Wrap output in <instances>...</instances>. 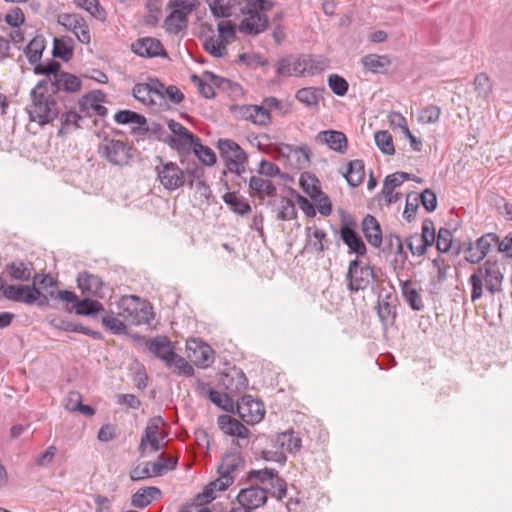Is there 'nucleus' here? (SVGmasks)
I'll return each mask as SVG.
<instances>
[{"instance_id": "obj_43", "label": "nucleus", "mask_w": 512, "mask_h": 512, "mask_svg": "<svg viewBox=\"0 0 512 512\" xmlns=\"http://www.w3.org/2000/svg\"><path fill=\"white\" fill-rule=\"evenodd\" d=\"M202 392L208 395L212 403L225 411H229L233 406L232 399L226 393L216 391L207 384H202Z\"/></svg>"}, {"instance_id": "obj_33", "label": "nucleus", "mask_w": 512, "mask_h": 512, "mask_svg": "<svg viewBox=\"0 0 512 512\" xmlns=\"http://www.w3.org/2000/svg\"><path fill=\"white\" fill-rule=\"evenodd\" d=\"M364 167V162L359 159L348 162L347 170L343 173V176L350 186L357 187L362 183L365 176Z\"/></svg>"}, {"instance_id": "obj_56", "label": "nucleus", "mask_w": 512, "mask_h": 512, "mask_svg": "<svg viewBox=\"0 0 512 512\" xmlns=\"http://www.w3.org/2000/svg\"><path fill=\"white\" fill-rule=\"evenodd\" d=\"M191 82L197 87L199 93L205 98H213L215 96V91L211 82L208 83L206 78L203 76L200 77L196 74L191 75Z\"/></svg>"}, {"instance_id": "obj_19", "label": "nucleus", "mask_w": 512, "mask_h": 512, "mask_svg": "<svg viewBox=\"0 0 512 512\" xmlns=\"http://www.w3.org/2000/svg\"><path fill=\"white\" fill-rule=\"evenodd\" d=\"M148 350L171 368V358L175 356L172 342L166 336H157L146 343Z\"/></svg>"}, {"instance_id": "obj_55", "label": "nucleus", "mask_w": 512, "mask_h": 512, "mask_svg": "<svg viewBox=\"0 0 512 512\" xmlns=\"http://www.w3.org/2000/svg\"><path fill=\"white\" fill-rule=\"evenodd\" d=\"M436 248L441 253H447L452 247V233L449 229L440 228L435 236Z\"/></svg>"}, {"instance_id": "obj_25", "label": "nucleus", "mask_w": 512, "mask_h": 512, "mask_svg": "<svg viewBox=\"0 0 512 512\" xmlns=\"http://www.w3.org/2000/svg\"><path fill=\"white\" fill-rule=\"evenodd\" d=\"M361 226L367 242L371 246L379 248L382 244L383 236L378 220L374 216L367 214L363 218Z\"/></svg>"}, {"instance_id": "obj_53", "label": "nucleus", "mask_w": 512, "mask_h": 512, "mask_svg": "<svg viewBox=\"0 0 512 512\" xmlns=\"http://www.w3.org/2000/svg\"><path fill=\"white\" fill-rule=\"evenodd\" d=\"M193 152L206 166H212L216 163V155L213 150L208 146L202 145L200 141L193 148Z\"/></svg>"}, {"instance_id": "obj_62", "label": "nucleus", "mask_w": 512, "mask_h": 512, "mask_svg": "<svg viewBox=\"0 0 512 512\" xmlns=\"http://www.w3.org/2000/svg\"><path fill=\"white\" fill-rule=\"evenodd\" d=\"M377 313L384 325L393 324L396 315L395 306H392L388 302H379Z\"/></svg>"}, {"instance_id": "obj_10", "label": "nucleus", "mask_w": 512, "mask_h": 512, "mask_svg": "<svg viewBox=\"0 0 512 512\" xmlns=\"http://www.w3.org/2000/svg\"><path fill=\"white\" fill-rule=\"evenodd\" d=\"M0 291L5 298L25 304H33L40 297V290L34 285H6L0 275Z\"/></svg>"}, {"instance_id": "obj_17", "label": "nucleus", "mask_w": 512, "mask_h": 512, "mask_svg": "<svg viewBox=\"0 0 512 512\" xmlns=\"http://www.w3.org/2000/svg\"><path fill=\"white\" fill-rule=\"evenodd\" d=\"M271 447L278 448L290 454H296L302 447L301 438L294 431L289 430L269 437Z\"/></svg>"}, {"instance_id": "obj_8", "label": "nucleus", "mask_w": 512, "mask_h": 512, "mask_svg": "<svg viewBox=\"0 0 512 512\" xmlns=\"http://www.w3.org/2000/svg\"><path fill=\"white\" fill-rule=\"evenodd\" d=\"M133 96L144 104L162 106L165 103L164 84L158 79H149L147 83H138L133 88Z\"/></svg>"}, {"instance_id": "obj_49", "label": "nucleus", "mask_w": 512, "mask_h": 512, "mask_svg": "<svg viewBox=\"0 0 512 512\" xmlns=\"http://www.w3.org/2000/svg\"><path fill=\"white\" fill-rule=\"evenodd\" d=\"M241 464L239 455L231 453L222 458L221 463L218 465V473L228 476H235L234 473Z\"/></svg>"}, {"instance_id": "obj_54", "label": "nucleus", "mask_w": 512, "mask_h": 512, "mask_svg": "<svg viewBox=\"0 0 512 512\" xmlns=\"http://www.w3.org/2000/svg\"><path fill=\"white\" fill-rule=\"evenodd\" d=\"M174 368L173 372L181 376H192L194 368L190 365L185 358L175 353V356L171 358V368Z\"/></svg>"}, {"instance_id": "obj_50", "label": "nucleus", "mask_w": 512, "mask_h": 512, "mask_svg": "<svg viewBox=\"0 0 512 512\" xmlns=\"http://www.w3.org/2000/svg\"><path fill=\"white\" fill-rule=\"evenodd\" d=\"M374 140L379 150L386 155H393L395 148L391 134L386 130L377 131Z\"/></svg>"}, {"instance_id": "obj_22", "label": "nucleus", "mask_w": 512, "mask_h": 512, "mask_svg": "<svg viewBox=\"0 0 512 512\" xmlns=\"http://www.w3.org/2000/svg\"><path fill=\"white\" fill-rule=\"evenodd\" d=\"M105 94L101 91H92L79 99L78 105L81 112L89 113L92 110L100 117H105L108 109L102 105Z\"/></svg>"}, {"instance_id": "obj_36", "label": "nucleus", "mask_w": 512, "mask_h": 512, "mask_svg": "<svg viewBox=\"0 0 512 512\" xmlns=\"http://www.w3.org/2000/svg\"><path fill=\"white\" fill-rule=\"evenodd\" d=\"M366 70L372 73H384L390 66L391 61L386 55L368 54L361 59Z\"/></svg>"}, {"instance_id": "obj_2", "label": "nucleus", "mask_w": 512, "mask_h": 512, "mask_svg": "<svg viewBox=\"0 0 512 512\" xmlns=\"http://www.w3.org/2000/svg\"><path fill=\"white\" fill-rule=\"evenodd\" d=\"M504 276L497 262L487 260L482 266H479L469 277L468 282L471 285V300L476 302L483 296V283L487 291L494 295L502 291V282Z\"/></svg>"}, {"instance_id": "obj_61", "label": "nucleus", "mask_w": 512, "mask_h": 512, "mask_svg": "<svg viewBox=\"0 0 512 512\" xmlns=\"http://www.w3.org/2000/svg\"><path fill=\"white\" fill-rule=\"evenodd\" d=\"M475 90L480 97L486 98L492 91V83L485 73H480L474 80Z\"/></svg>"}, {"instance_id": "obj_52", "label": "nucleus", "mask_w": 512, "mask_h": 512, "mask_svg": "<svg viewBox=\"0 0 512 512\" xmlns=\"http://www.w3.org/2000/svg\"><path fill=\"white\" fill-rule=\"evenodd\" d=\"M296 216L297 210L294 202L287 197H281L277 219L282 221H289L296 218Z\"/></svg>"}, {"instance_id": "obj_12", "label": "nucleus", "mask_w": 512, "mask_h": 512, "mask_svg": "<svg viewBox=\"0 0 512 512\" xmlns=\"http://www.w3.org/2000/svg\"><path fill=\"white\" fill-rule=\"evenodd\" d=\"M57 22L66 30L71 31L83 44H89L91 41L89 26L79 14L61 13L57 17Z\"/></svg>"}, {"instance_id": "obj_5", "label": "nucleus", "mask_w": 512, "mask_h": 512, "mask_svg": "<svg viewBox=\"0 0 512 512\" xmlns=\"http://www.w3.org/2000/svg\"><path fill=\"white\" fill-rule=\"evenodd\" d=\"M99 153L111 165L124 167L130 165L136 149L124 141L105 138L99 146Z\"/></svg>"}, {"instance_id": "obj_39", "label": "nucleus", "mask_w": 512, "mask_h": 512, "mask_svg": "<svg viewBox=\"0 0 512 512\" xmlns=\"http://www.w3.org/2000/svg\"><path fill=\"white\" fill-rule=\"evenodd\" d=\"M435 242V235L429 237H419V234L411 235L406 239L408 249L413 255L422 256L426 253L427 248Z\"/></svg>"}, {"instance_id": "obj_58", "label": "nucleus", "mask_w": 512, "mask_h": 512, "mask_svg": "<svg viewBox=\"0 0 512 512\" xmlns=\"http://www.w3.org/2000/svg\"><path fill=\"white\" fill-rule=\"evenodd\" d=\"M102 324L114 334L121 335L127 332L124 322L114 317L112 313L102 317Z\"/></svg>"}, {"instance_id": "obj_44", "label": "nucleus", "mask_w": 512, "mask_h": 512, "mask_svg": "<svg viewBox=\"0 0 512 512\" xmlns=\"http://www.w3.org/2000/svg\"><path fill=\"white\" fill-rule=\"evenodd\" d=\"M45 49L44 39L40 37H35L32 39L25 48V55L28 59V62L31 65L36 66L41 59L42 53Z\"/></svg>"}, {"instance_id": "obj_27", "label": "nucleus", "mask_w": 512, "mask_h": 512, "mask_svg": "<svg viewBox=\"0 0 512 512\" xmlns=\"http://www.w3.org/2000/svg\"><path fill=\"white\" fill-rule=\"evenodd\" d=\"M34 265L31 262H24L22 260H14L5 266L4 272L7 273L12 279L18 281H29L32 278Z\"/></svg>"}, {"instance_id": "obj_47", "label": "nucleus", "mask_w": 512, "mask_h": 512, "mask_svg": "<svg viewBox=\"0 0 512 512\" xmlns=\"http://www.w3.org/2000/svg\"><path fill=\"white\" fill-rule=\"evenodd\" d=\"M72 38H54L53 56L68 61L73 55Z\"/></svg>"}, {"instance_id": "obj_57", "label": "nucleus", "mask_w": 512, "mask_h": 512, "mask_svg": "<svg viewBox=\"0 0 512 512\" xmlns=\"http://www.w3.org/2000/svg\"><path fill=\"white\" fill-rule=\"evenodd\" d=\"M60 328H62L65 331L69 332H76L81 333L87 336H90L94 339H99L101 337V334L97 331L91 330L88 327H85L81 324H77L71 321H61Z\"/></svg>"}, {"instance_id": "obj_1", "label": "nucleus", "mask_w": 512, "mask_h": 512, "mask_svg": "<svg viewBox=\"0 0 512 512\" xmlns=\"http://www.w3.org/2000/svg\"><path fill=\"white\" fill-rule=\"evenodd\" d=\"M31 104L27 108L32 122L45 126L52 123L60 114L59 96L50 92L42 83H37L30 91Z\"/></svg>"}, {"instance_id": "obj_6", "label": "nucleus", "mask_w": 512, "mask_h": 512, "mask_svg": "<svg viewBox=\"0 0 512 512\" xmlns=\"http://www.w3.org/2000/svg\"><path fill=\"white\" fill-rule=\"evenodd\" d=\"M217 147L227 169L237 176H241V174L245 172L244 164L247 161L245 151L236 142L230 139H219Z\"/></svg>"}, {"instance_id": "obj_32", "label": "nucleus", "mask_w": 512, "mask_h": 512, "mask_svg": "<svg viewBox=\"0 0 512 512\" xmlns=\"http://www.w3.org/2000/svg\"><path fill=\"white\" fill-rule=\"evenodd\" d=\"M401 292L407 303L415 311L423 309V301L418 290L413 286L410 279H400Z\"/></svg>"}, {"instance_id": "obj_37", "label": "nucleus", "mask_w": 512, "mask_h": 512, "mask_svg": "<svg viewBox=\"0 0 512 512\" xmlns=\"http://www.w3.org/2000/svg\"><path fill=\"white\" fill-rule=\"evenodd\" d=\"M222 200L234 213L238 215H245L251 211V206L247 199L243 196L237 195L236 192H226L222 196Z\"/></svg>"}, {"instance_id": "obj_4", "label": "nucleus", "mask_w": 512, "mask_h": 512, "mask_svg": "<svg viewBox=\"0 0 512 512\" xmlns=\"http://www.w3.org/2000/svg\"><path fill=\"white\" fill-rule=\"evenodd\" d=\"M117 306L119 316L132 325L149 323L151 319V307L137 296H122Z\"/></svg>"}, {"instance_id": "obj_45", "label": "nucleus", "mask_w": 512, "mask_h": 512, "mask_svg": "<svg viewBox=\"0 0 512 512\" xmlns=\"http://www.w3.org/2000/svg\"><path fill=\"white\" fill-rule=\"evenodd\" d=\"M82 119V116L75 111H67L63 113L60 117L61 127L57 132L59 137L67 134L71 130L78 129L80 127L79 121Z\"/></svg>"}, {"instance_id": "obj_30", "label": "nucleus", "mask_w": 512, "mask_h": 512, "mask_svg": "<svg viewBox=\"0 0 512 512\" xmlns=\"http://www.w3.org/2000/svg\"><path fill=\"white\" fill-rule=\"evenodd\" d=\"M188 358L197 366L205 365L211 358V349L208 345L201 344L196 340L187 342Z\"/></svg>"}, {"instance_id": "obj_14", "label": "nucleus", "mask_w": 512, "mask_h": 512, "mask_svg": "<svg viewBox=\"0 0 512 512\" xmlns=\"http://www.w3.org/2000/svg\"><path fill=\"white\" fill-rule=\"evenodd\" d=\"M498 243V236L495 233H486L472 243L465 250V259L473 264L479 263L489 253L491 247Z\"/></svg>"}, {"instance_id": "obj_20", "label": "nucleus", "mask_w": 512, "mask_h": 512, "mask_svg": "<svg viewBox=\"0 0 512 512\" xmlns=\"http://www.w3.org/2000/svg\"><path fill=\"white\" fill-rule=\"evenodd\" d=\"M77 285L84 295L99 298L104 296L102 279L90 272L84 271L79 273L77 276Z\"/></svg>"}, {"instance_id": "obj_64", "label": "nucleus", "mask_w": 512, "mask_h": 512, "mask_svg": "<svg viewBox=\"0 0 512 512\" xmlns=\"http://www.w3.org/2000/svg\"><path fill=\"white\" fill-rule=\"evenodd\" d=\"M419 198L427 212L431 213L437 208V196L432 189H424Z\"/></svg>"}, {"instance_id": "obj_38", "label": "nucleus", "mask_w": 512, "mask_h": 512, "mask_svg": "<svg viewBox=\"0 0 512 512\" xmlns=\"http://www.w3.org/2000/svg\"><path fill=\"white\" fill-rule=\"evenodd\" d=\"M161 496V490L157 487H145L137 490L132 495V505L143 508L148 506L154 499Z\"/></svg>"}, {"instance_id": "obj_13", "label": "nucleus", "mask_w": 512, "mask_h": 512, "mask_svg": "<svg viewBox=\"0 0 512 512\" xmlns=\"http://www.w3.org/2000/svg\"><path fill=\"white\" fill-rule=\"evenodd\" d=\"M236 409L239 417L248 424L260 422L265 414L263 403L251 395H244L237 402Z\"/></svg>"}, {"instance_id": "obj_60", "label": "nucleus", "mask_w": 512, "mask_h": 512, "mask_svg": "<svg viewBox=\"0 0 512 512\" xmlns=\"http://www.w3.org/2000/svg\"><path fill=\"white\" fill-rule=\"evenodd\" d=\"M328 85L332 92L337 96H344L348 91V82L337 74H332L328 78Z\"/></svg>"}, {"instance_id": "obj_31", "label": "nucleus", "mask_w": 512, "mask_h": 512, "mask_svg": "<svg viewBox=\"0 0 512 512\" xmlns=\"http://www.w3.org/2000/svg\"><path fill=\"white\" fill-rule=\"evenodd\" d=\"M61 64L56 60H49L46 63H38L34 67V73L37 75H44L45 77L38 83H42L43 87H47L49 82H53L61 73Z\"/></svg>"}, {"instance_id": "obj_26", "label": "nucleus", "mask_w": 512, "mask_h": 512, "mask_svg": "<svg viewBox=\"0 0 512 512\" xmlns=\"http://www.w3.org/2000/svg\"><path fill=\"white\" fill-rule=\"evenodd\" d=\"M246 0H208L212 15L216 18H228L235 10L241 9Z\"/></svg>"}, {"instance_id": "obj_42", "label": "nucleus", "mask_w": 512, "mask_h": 512, "mask_svg": "<svg viewBox=\"0 0 512 512\" xmlns=\"http://www.w3.org/2000/svg\"><path fill=\"white\" fill-rule=\"evenodd\" d=\"M406 180H414V176L406 172H395L387 175L383 181L381 194H390Z\"/></svg>"}, {"instance_id": "obj_16", "label": "nucleus", "mask_w": 512, "mask_h": 512, "mask_svg": "<svg viewBox=\"0 0 512 512\" xmlns=\"http://www.w3.org/2000/svg\"><path fill=\"white\" fill-rule=\"evenodd\" d=\"M131 50L138 56L144 58L168 57V53L160 40L153 37L137 39L131 44Z\"/></svg>"}, {"instance_id": "obj_28", "label": "nucleus", "mask_w": 512, "mask_h": 512, "mask_svg": "<svg viewBox=\"0 0 512 512\" xmlns=\"http://www.w3.org/2000/svg\"><path fill=\"white\" fill-rule=\"evenodd\" d=\"M219 426L221 430L230 436H237L241 439H246L248 437L249 430L246 426H244L240 421L236 418H233L229 415H224L219 417Z\"/></svg>"}, {"instance_id": "obj_29", "label": "nucleus", "mask_w": 512, "mask_h": 512, "mask_svg": "<svg viewBox=\"0 0 512 512\" xmlns=\"http://www.w3.org/2000/svg\"><path fill=\"white\" fill-rule=\"evenodd\" d=\"M250 194H256L260 199L274 197L277 193L276 186L272 181L257 176H251L249 179Z\"/></svg>"}, {"instance_id": "obj_3", "label": "nucleus", "mask_w": 512, "mask_h": 512, "mask_svg": "<svg viewBox=\"0 0 512 512\" xmlns=\"http://www.w3.org/2000/svg\"><path fill=\"white\" fill-rule=\"evenodd\" d=\"M272 8L268 0H252L242 8L244 18L239 25V31L247 35H258L264 32L268 26V18L264 14Z\"/></svg>"}, {"instance_id": "obj_51", "label": "nucleus", "mask_w": 512, "mask_h": 512, "mask_svg": "<svg viewBox=\"0 0 512 512\" xmlns=\"http://www.w3.org/2000/svg\"><path fill=\"white\" fill-rule=\"evenodd\" d=\"M226 44V39L209 37L204 41L203 47L210 55L214 57H222L226 53Z\"/></svg>"}, {"instance_id": "obj_63", "label": "nucleus", "mask_w": 512, "mask_h": 512, "mask_svg": "<svg viewBox=\"0 0 512 512\" xmlns=\"http://www.w3.org/2000/svg\"><path fill=\"white\" fill-rule=\"evenodd\" d=\"M441 110L438 106L430 105L421 110L418 120L424 124H431L438 121Z\"/></svg>"}, {"instance_id": "obj_35", "label": "nucleus", "mask_w": 512, "mask_h": 512, "mask_svg": "<svg viewBox=\"0 0 512 512\" xmlns=\"http://www.w3.org/2000/svg\"><path fill=\"white\" fill-rule=\"evenodd\" d=\"M199 140L200 139L196 135L186 129L180 136L172 137L169 135L164 141L174 149L189 151L191 148L195 147Z\"/></svg>"}, {"instance_id": "obj_59", "label": "nucleus", "mask_w": 512, "mask_h": 512, "mask_svg": "<svg viewBox=\"0 0 512 512\" xmlns=\"http://www.w3.org/2000/svg\"><path fill=\"white\" fill-rule=\"evenodd\" d=\"M269 492L273 497L281 500L286 496L287 493V484L284 479L278 476V473L273 477V479L268 483Z\"/></svg>"}, {"instance_id": "obj_46", "label": "nucleus", "mask_w": 512, "mask_h": 512, "mask_svg": "<svg viewBox=\"0 0 512 512\" xmlns=\"http://www.w3.org/2000/svg\"><path fill=\"white\" fill-rule=\"evenodd\" d=\"M303 70L307 75H315L322 72L328 66V61L322 56L314 57L311 55L303 56Z\"/></svg>"}, {"instance_id": "obj_34", "label": "nucleus", "mask_w": 512, "mask_h": 512, "mask_svg": "<svg viewBox=\"0 0 512 512\" xmlns=\"http://www.w3.org/2000/svg\"><path fill=\"white\" fill-rule=\"evenodd\" d=\"M324 88L305 87L299 89L295 98L309 108L317 107L319 100L323 98Z\"/></svg>"}, {"instance_id": "obj_18", "label": "nucleus", "mask_w": 512, "mask_h": 512, "mask_svg": "<svg viewBox=\"0 0 512 512\" xmlns=\"http://www.w3.org/2000/svg\"><path fill=\"white\" fill-rule=\"evenodd\" d=\"M47 89L54 95L58 96L59 92L74 93L80 91L82 82L79 77L74 74L62 71L53 82H49Z\"/></svg>"}, {"instance_id": "obj_7", "label": "nucleus", "mask_w": 512, "mask_h": 512, "mask_svg": "<svg viewBox=\"0 0 512 512\" xmlns=\"http://www.w3.org/2000/svg\"><path fill=\"white\" fill-rule=\"evenodd\" d=\"M159 165L155 167L157 179L161 185L170 191L176 190L185 184V172L174 162H165L157 157Z\"/></svg>"}, {"instance_id": "obj_11", "label": "nucleus", "mask_w": 512, "mask_h": 512, "mask_svg": "<svg viewBox=\"0 0 512 512\" xmlns=\"http://www.w3.org/2000/svg\"><path fill=\"white\" fill-rule=\"evenodd\" d=\"M347 279L349 280L348 288L351 291H359L366 289L370 280L374 276L373 269L369 266H361V261L354 259L350 261L347 271Z\"/></svg>"}, {"instance_id": "obj_23", "label": "nucleus", "mask_w": 512, "mask_h": 512, "mask_svg": "<svg viewBox=\"0 0 512 512\" xmlns=\"http://www.w3.org/2000/svg\"><path fill=\"white\" fill-rule=\"evenodd\" d=\"M340 236L351 253H355L358 256H364L366 254L367 249L365 243L349 223H344L341 226Z\"/></svg>"}, {"instance_id": "obj_9", "label": "nucleus", "mask_w": 512, "mask_h": 512, "mask_svg": "<svg viewBox=\"0 0 512 512\" xmlns=\"http://www.w3.org/2000/svg\"><path fill=\"white\" fill-rule=\"evenodd\" d=\"M169 6L172 11L165 19V26L168 32L178 34L187 28L188 15L192 12V6L185 0L171 1Z\"/></svg>"}, {"instance_id": "obj_15", "label": "nucleus", "mask_w": 512, "mask_h": 512, "mask_svg": "<svg viewBox=\"0 0 512 512\" xmlns=\"http://www.w3.org/2000/svg\"><path fill=\"white\" fill-rule=\"evenodd\" d=\"M267 489L257 485H251L243 488L237 494V501L239 506L248 509L249 511L263 506L267 502Z\"/></svg>"}, {"instance_id": "obj_24", "label": "nucleus", "mask_w": 512, "mask_h": 512, "mask_svg": "<svg viewBox=\"0 0 512 512\" xmlns=\"http://www.w3.org/2000/svg\"><path fill=\"white\" fill-rule=\"evenodd\" d=\"M239 117L260 126L271 122L269 110L259 105H243L238 108Z\"/></svg>"}, {"instance_id": "obj_40", "label": "nucleus", "mask_w": 512, "mask_h": 512, "mask_svg": "<svg viewBox=\"0 0 512 512\" xmlns=\"http://www.w3.org/2000/svg\"><path fill=\"white\" fill-rule=\"evenodd\" d=\"M163 419L160 416L151 418L147 426L144 430V433L142 434L140 444H139V451L143 455L144 451L147 447V441H150V439L153 438H159V429L160 425L162 424Z\"/></svg>"}, {"instance_id": "obj_21", "label": "nucleus", "mask_w": 512, "mask_h": 512, "mask_svg": "<svg viewBox=\"0 0 512 512\" xmlns=\"http://www.w3.org/2000/svg\"><path fill=\"white\" fill-rule=\"evenodd\" d=\"M315 141L327 145L331 150L339 154L345 153L348 147L346 135L337 130L320 131L316 135Z\"/></svg>"}, {"instance_id": "obj_48", "label": "nucleus", "mask_w": 512, "mask_h": 512, "mask_svg": "<svg viewBox=\"0 0 512 512\" xmlns=\"http://www.w3.org/2000/svg\"><path fill=\"white\" fill-rule=\"evenodd\" d=\"M114 120L118 124H137L139 127L146 125V118L131 110H120L114 115Z\"/></svg>"}, {"instance_id": "obj_41", "label": "nucleus", "mask_w": 512, "mask_h": 512, "mask_svg": "<svg viewBox=\"0 0 512 512\" xmlns=\"http://www.w3.org/2000/svg\"><path fill=\"white\" fill-rule=\"evenodd\" d=\"M73 310L77 315L94 316L95 314L104 311V307L97 300L84 298L82 300H78V302L73 305Z\"/></svg>"}]
</instances>
